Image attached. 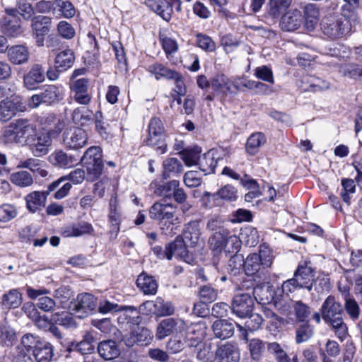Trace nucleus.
<instances>
[{
	"label": "nucleus",
	"instance_id": "nucleus-12",
	"mask_svg": "<svg viewBox=\"0 0 362 362\" xmlns=\"http://www.w3.org/2000/svg\"><path fill=\"white\" fill-rule=\"evenodd\" d=\"M88 136L86 131L79 127H72L64 133V144L69 148L78 149L87 143Z\"/></svg>",
	"mask_w": 362,
	"mask_h": 362
},
{
	"label": "nucleus",
	"instance_id": "nucleus-36",
	"mask_svg": "<svg viewBox=\"0 0 362 362\" xmlns=\"http://www.w3.org/2000/svg\"><path fill=\"white\" fill-rule=\"evenodd\" d=\"M54 5L53 16L57 18L61 17L69 18L74 17L76 14V9L69 1L54 0Z\"/></svg>",
	"mask_w": 362,
	"mask_h": 362
},
{
	"label": "nucleus",
	"instance_id": "nucleus-64",
	"mask_svg": "<svg viewBox=\"0 0 362 362\" xmlns=\"http://www.w3.org/2000/svg\"><path fill=\"white\" fill-rule=\"evenodd\" d=\"M339 71L344 76L350 78L358 79L362 77V66L356 64L341 65Z\"/></svg>",
	"mask_w": 362,
	"mask_h": 362
},
{
	"label": "nucleus",
	"instance_id": "nucleus-5",
	"mask_svg": "<svg viewBox=\"0 0 362 362\" xmlns=\"http://www.w3.org/2000/svg\"><path fill=\"white\" fill-rule=\"evenodd\" d=\"M102 157V150L98 146L90 147L84 153L81 160L86 168L88 181L93 182L102 175L103 169Z\"/></svg>",
	"mask_w": 362,
	"mask_h": 362
},
{
	"label": "nucleus",
	"instance_id": "nucleus-43",
	"mask_svg": "<svg viewBox=\"0 0 362 362\" xmlns=\"http://www.w3.org/2000/svg\"><path fill=\"white\" fill-rule=\"evenodd\" d=\"M93 232L92 225L88 222L81 221L67 227L64 233L66 236L78 237L83 234H90Z\"/></svg>",
	"mask_w": 362,
	"mask_h": 362
},
{
	"label": "nucleus",
	"instance_id": "nucleus-63",
	"mask_svg": "<svg viewBox=\"0 0 362 362\" xmlns=\"http://www.w3.org/2000/svg\"><path fill=\"white\" fill-rule=\"evenodd\" d=\"M248 346L252 359L260 360L265 349L263 341L259 339H252L249 341Z\"/></svg>",
	"mask_w": 362,
	"mask_h": 362
},
{
	"label": "nucleus",
	"instance_id": "nucleus-16",
	"mask_svg": "<svg viewBox=\"0 0 362 362\" xmlns=\"http://www.w3.org/2000/svg\"><path fill=\"white\" fill-rule=\"evenodd\" d=\"M303 23V17L298 9H291L284 13L280 21V27L282 30L293 32L298 30Z\"/></svg>",
	"mask_w": 362,
	"mask_h": 362
},
{
	"label": "nucleus",
	"instance_id": "nucleus-39",
	"mask_svg": "<svg viewBox=\"0 0 362 362\" xmlns=\"http://www.w3.org/2000/svg\"><path fill=\"white\" fill-rule=\"evenodd\" d=\"M136 285L144 294L154 295L157 292V281L152 276L145 274L138 276Z\"/></svg>",
	"mask_w": 362,
	"mask_h": 362
},
{
	"label": "nucleus",
	"instance_id": "nucleus-26",
	"mask_svg": "<svg viewBox=\"0 0 362 362\" xmlns=\"http://www.w3.org/2000/svg\"><path fill=\"white\" fill-rule=\"evenodd\" d=\"M151 332L144 327H137V330L132 332L124 337V341L127 346H132L136 343L148 344L152 339Z\"/></svg>",
	"mask_w": 362,
	"mask_h": 362
},
{
	"label": "nucleus",
	"instance_id": "nucleus-38",
	"mask_svg": "<svg viewBox=\"0 0 362 362\" xmlns=\"http://www.w3.org/2000/svg\"><path fill=\"white\" fill-rule=\"evenodd\" d=\"M199 169L202 171L204 175L214 173L217 165V160L214 158V153L211 151L199 156L197 161Z\"/></svg>",
	"mask_w": 362,
	"mask_h": 362
},
{
	"label": "nucleus",
	"instance_id": "nucleus-42",
	"mask_svg": "<svg viewBox=\"0 0 362 362\" xmlns=\"http://www.w3.org/2000/svg\"><path fill=\"white\" fill-rule=\"evenodd\" d=\"M303 22L305 26L311 31L315 28L319 17V11L313 4H307L304 8Z\"/></svg>",
	"mask_w": 362,
	"mask_h": 362
},
{
	"label": "nucleus",
	"instance_id": "nucleus-3",
	"mask_svg": "<svg viewBox=\"0 0 362 362\" xmlns=\"http://www.w3.org/2000/svg\"><path fill=\"white\" fill-rule=\"evenodd\" d=\"M315 281V273L310 267L306 264H299L295 271L293 277L285 281L281 289L283 293L289 296L299 288H305L310 291Z\"/></svg>",
	"mask_w": 362,
	"mask_h": 362
},
{
	"label": "nucleus",
	"instance_id": "nucleus-20",
	"mask_svg": "<svg viewBox=\"0 0 362 362\" xmlns=\"http://www.w3.org/2000/svg\"><path fill=\"white\" fill-rule=\"evenodd\" d=\"M52 145V139L49 133H40L34 137V141L28 144L32 153L36 157L46 155L49 151V147Z\"/></svg>",
	"mask_w": 362,
	"mask_h": 362
},
{
	"label": "nucleus",
	"instance_id": "nucleus-31",
	"mask_svg": "<svg viewBox=\"0 0 362 362\" xmlns=\"http://www.w3.org/2000/svg\"><path fill=\"white\" fill-rule=\"evenodd\" d=\"M201 235L199 223L197 221H192L185 225L182 238L189 243L191 246L197 244Z\"/></svg>",
	"mask_w": 362,
	"mask_h": 362
},
{
	"label": "nucleus",
	"instance_id": "nucleus-6",
	"mask_svg": "<svg viewBox=\"0 0 362 362\" xmlns=\"http://www.w3.org/2000/svg\"><path fill=\"white\" fill-rule=\"evenodd\" d=\"M64 177L52 182L49 185L47 191H33L28 194L24 199L26 204V209L31 213H35L45 206L48 194L58 188Z\"/></svg>",
	"mask_w": 362,
	"mask_h": 362
},
{
	"label": "nucleus",
	"instance_id": "nucleus-58",
	"mask_svg": "<svg viewBox=\"0 0 362 362\" xmlns=\"http://www.w3.org/2000/svg\"><path fill=\"white\" fill-rule=\"evenodd\" d=\"M291 0H269V13L274 18L279 17L291 5Z\"/></svg>",
	"mask_w": 362,
	"mask_h": 362
},
{
	"label": "nucleus",
	"instance_id": "nucleus-45",
	"mask_svg": "<svg viewBox=\"0 0 362 362\" xmlns=\"http://www.w3.org/2000/svg\"><path fill=\"white\" fill-rule=\"evenodd\" d=\"M325 322L331 327L335 335L341 341L348 336V327L344 322L343 316L327 320Z\"/></svg>",
	"mask_w": 362,
	"mask_h": 362
},
{
	"label": "nucleus",
	"instance_id": "nucleus-8",
	"mask_svg": "<svg viewBox=\"0 0 362 362\" xmlns=\"http://www.w3.org/2000/svg\"><path fill=\"white\" fill-rule=\"evenodd\" d=\"M96 307L95 298L90 293H85L78 295L76 300L72 303L70 309L78 317L88 315Z\"/></svg>",
	"mask_w": 362,
	"mask_h": 362
},
{
	"label": "nucleus",
	"instance_id": "nucleus-40",
	"mask_svg": "<svg viewBox=\"0 0 362 362\" xmlns=\"http://www.w3.org/2000/svg\"><path fill=\"white\" fill-rule=\"evenodd\" d=\"M49 161L54 166L66 168L72 166L76 160L62 151H56L49 155Z\"/></svg>",
	"mask_w": 362,
	"mask_h": 362
},
{
	"label": "nucleus",
	"instance_id": "nucleus-57",
	"mask_svg": "<svg viewBox=\"0 0 362 362\" xmlns=\"http://www.w3.org/2000/svg\"><path fill=\"white\" fill-rule=\"evenodd\" d=\"M156 315L158 317L171 315L175 308L170 301H165L161 297L156 298L155 300Z\"/></svg>",
	"mask_w": 362,
	"mask_h": 362
},
{
	"label": "nucleus",
	"instance_id": "nucleus-13",
	"mask_svg": "<svg viewBox=\"0 0 362 362\" xmlns=\"http://www.w3.org/2000/svg\"><path fill=\"white\" fill-rule=\"evenodd\" d=\"M88 79L82 78L74 81L71 84V93L76 103L83 105L90 103L91 95L88 91Z\"/></svg>",
	"mask_w": 362,
	"mask_h": 362
},
{
	"label": "nucleus",
	"instance_id": "nucleus-51",
	"mask_svg": "<svg viewBox=\"0 0 362 362\" xmlns=\"http://www.w3.org/2000/svg\"><path fill=\"white\" fill-rule=\"evenodd\" d=\"M14 329L7 324L0 325V346H11L16 341Z\"/></svg>",
	"mask_w": 362,
	"mask_h": 362
},
{
	"label": "nucleus",
	"instance_id": "nucleus-49",
	"mask_svg": "<svg viewBox=\"0 0 362 362\" xmlns=\"http://www.w3.org/2000/svg\"><path fill=\"white\" fill-rule=\"evenodd\" d=\"M18 167L28 168L33 173H36L41 177H46L47 172L42 168L43 162L39 159L30 158L25 160L21 161Z\"/></svg>",
	"mask_w": 362,
	"mask_h": 362
},
{
	"label": "nucleus",
	"instance_id": "nucleus-24",
	"mask_svg": "<svg viewBox=\"0 0 362 362\" xmlns=\"http://www.w3.org/2000/svg\"><path fill=\"white\" fill-rule=\"evenodd\" d=\"M228 238H229L228 230H222V231L214 232L209 237L208 243L214 255L218 256L221 254L224 247L227 245Z\"/></svg>",
	"mask_w": 362,
	"mask_h": 362
},
{
	"label": "nucleus",
	"instance_id": "nucleus-52",
	"mask_svg": "<svg viewBox=\"0 0 362 362\" xmlns=\"http://www.w3.org/2000/svg\"><path fill=\"white\" fill-rule=\"evenodd\" d=\"M217 356V349L213 350L211 343L203 344L197 354V359L201 362H214Z\"/></svg>",
	"mask_w": 362,
	"mask_h": 362
},
{
	"label": "nucleus",
	"instance_id": "nucleus-41",
	"mask_svg": "<svg viewBox=\"0 0 362 362\" xmlns=\"http://www.w3.org/2000/svg\"><path fill=\"white\" fill-rule=\"evenodd\" d=\"M212 197L214 199H217L218 197L223 200L233 201L237 198V191L235 188L230 185H225L219 189L216 193L211 194L206 192L203 197V200Z\"/></svg>",
	"mask_w": 362,
	"mask_h": 362
},
{
	"label": "nucleus",
	"instance_id": "nucleus-1",
	"mask_svg": "<svg viewBox=\"0 0 362 362\" xmlns=\"http://www.w3.org/2000/svg\"><path fill=\"white\" fill-rule=\"evenodd\" d=\"M273 255L267 246L261 245L259 253L249 255L244 262L245 273L247 276L256 275L261 278L273 262Z\"/></svg>",
	"mask_w": 362,
	"mask_h": 362
},
{
	"label": "nucleus",
	"instance_id": "nucleus-62",
	"mask_svg": "<svg viewBox=\"0 0 362 362\" xmlns=\"http://www.w3.org/2000/svg\"><path fill=\"white\" fill-rule=\"evenodd\" d=\"M50 322L54 324H57L65 328L72 327L76 326V322L73 317L67 313H55L52 315Z\"/></svg>",
	"mask_w": 362,
	"mask_h": 362
},
{
	"label": "nucleus",
	"instance_id": "nucleus-23",
	"mask_svg": "<svg viewBox=\"0 0 362 362\" xmlns=\"http://www.w3.org/2000/svg\"><path fill=\"white\" fill-rule=\"evenodd\" d=\"M217 360L218 362H239L240 352L234 344L226 343L217 348Z\"/></svg>",
	"mask_w": 362,
	"mask_h": 362
},
{
	"label": "nucleus",
	"instance_id": "nucleus-54",
	"mask_svg": "<svg viewBox=\"0 0 362 362\" xmlns=\"http://www.w3.org/2000/svg\"><path fill=\"white\" fill-rule=\"evenodd\" d=\"M201 153V148L198 146L193 148H185L179 152L181 158L187 166L197 165Z\"/></svg>",
	"mask_w": 362,
	"mask_h": 362
},
{
	"label": "nucleus",
	"instance_id": "nucleus-4",
	"mask_svg": "<svg viewBox=\"0 0 362 362\" xmlns=\"http://www.w3.org/2000/svg\"><path fill=\"white\" fill-rule=\"evenodd\" d=\"M320 25L323 35L331 40L346 37L351 31L349 21L342 17L326 16Z\"/></svg>",
	"mask_w": 362,
	"mask_h": 362
},
{
	"label": "nucleus",
	"instance_id": "nucleus-28",
	"mask_svg": "<svg viewBox=\"0 0 362 362\" xmlns=\"http://www.w3.org/2000/svg\"><path fill=\"white\" fill-rule=\"evenodd\" d=\"M183 171V165L176 158H168L163 162L162 177L166 180L179 177Z\"/></svg>",
	"mask_w": 362,
	"mask_h": 362
},
{
	"label": "nucleus",
	"instance_id": "nucleus-9",
	"mask_svg": "<svg viewBox=\"0 0 362 362\" xmlns=\"http://www.w3.org/2000/svg\"><path fill=\"white\" fill-rule=\"evenodd\" d=\"M254 305V301L249 293L236 294L233 299L231 309L234 314L240 317L249 315Z\"/></svg>",
	"mask_w": 362,
	"mask_h": 362
},
{
	"label": "nucleus",
	"instance_id": "nucleus-47",
	"mask_svg": "<svg viewBox=\"0 0 362 362\" xmlns=\"http://www.w3.org/2000/svg\"><path fill=\"white\" fill-rule=\"evenodd\" d=\"M145 142L147 146L153 148L158 153L163 154L167 151L164 134H148Z\"/></svg>",
	"mask_w": 362,
	"mask_h": 362
},
{
	"label": "nucleus",
	"instance_id": "nucleus-18",
	"mask_svg": "<svg viewBox=\"0 0 362 362\" xmlns=\"http://www.w3.org/2000/svg\"><path fill=\"white\" fill-rule=\"evenodd\" d=\"M185 322L181 319L167 318L162 320L157 327L156 337L162 339L173 332H182Z\"/></svg>",
	"mask_w": 362,
	"mask_h": 362
},
{
	"label": "nucleus",
	"instance_id": "nucleus-2",
	"mask_svg": "<svg viewBox=\"0 0 362 362\" xmlns=\"http://www.w3.org/2000/svg\"><path fill=\"white\" fill-rule=\"evenodd\" d=\"M37 127L28 119H18L11 122L5 131V136L10 140L28 145L34 141Z\"/></svg>",
	"mask_w": 362,
	"mask_h": 362
},
{
	"label": "nucleus",
	"instance_id": "nucleus-37",
	"mask_svg": "<svg viewBox=\"0 0 362 362\" xmlns=\"http://www.w3.org/2000/svg\"><path fill=\"white\" fill-rule=\"evenodd\" d=\"M23 301L22 294L18 289H11L2 296L1 305L5 309L18 308Z\"/></svg>",
	"mask_w": 362,
	"mask_h": 362
},
{
	"label": "nucleus",
	"instance_id": "nucleus-7",
	"mask_svg": "<svg viewBox=\"0 0 362 362\" xmlns=\"http://www.w3.org/2000/svg\"><path fill=\"white\" fill-rule=\"evenodd\" d=\"M206 326L204 322L186 324L182 330V337L185 346L189 348L197 347L199 345L206 335Z\"/></svg>",
	"mask_w": 362,
	"mask_h": 362
},
{
	"label": "nucleus",
	"instance_id": "nucleus-27",
	"mask_svg": "<svg viewBox=\"0 0 362 362\" xmlns=\"http://www.w3.org/2000/svg\"><path fill=\"white\" fill-rule=\"evenodd\" d=\"M7 57L12 64L19 65L28 62L30 52L24 45H14L7 49Z\"/></svg>",
	"mask_w": 362,
	"mask_h": 362
},
{
	"label": "nucleus",
	"instance_id": "nucleus-46",
	"mask_svg": "<svg viewBox=\"0 0 362 362\" xmlns=\"http://www.w3.org/2000/svg\"><path fill=\"white\" fill-rule=\"evenodd\" d=\"M108 219L111 225H120L122 209L117 197H112L109 202Z\"/></svg>",
	"mask_w": 362,
	"mask_h": 362
},
{
	"label": "nucleus",
	"instance_id": "nucleus-10",
	"mask_svg": "<svg viewBox=\"0 0 362 362\" xmlns=\"http://www.w3.org/2000/svg\"><path fill=\"white\" fill-rule=\"evenodd\" d=\"M52 19L49 16H38L32 19L31 28L37 46H43L45 36L49 32Z\"/></svg>",
	"mask_w": 362,
	"mask_h": 362
},
{
	"label": "nucleus",
	"instance_id": "nucleus-35",
	"mask_svg": "<svg viewBox=\"0 0 362 362\" xmlns=\"http://www.w3.org/2000/svg\"><path fill=\"white\" fill-rule=\"evenodd\" d=\"M37 362H50L53 358V347L48 342H38L33 350Z\"/></svg>",
	"mask_w": 362,
	"mask_h": 362
},
{
	"label": "nucleus",
	"instance_id": "nucleus-61",
	"mask_svg": "<svg viewBox=\"0 0 362 362\" xmlns=\"http://www.w3.org/2000/svg\"><path fill=\"white\" fill-rule=\"evenodd\" d=\"M245 259L243 255L235 254L228 260L227 270L233 276L240 274L243 267H244Z\"/></svg>",
	"mask_w": 362,
	"mask_h": 362
},
{
	"label": "nucleus",
	"instance_id": "nucleus-55",
	"mask_svg": "<svg viewBox=\"0 0 362 362\" xmlns=\"http://www.w3.org/2000/svg\"><path fill=\"white\" fill-rule=\"evenodd\" d=\"M94 336L90 332H86L83 339L78 342L76 347H77V351L83 355L91 354L94 351Z\"/></svg>",
	"mask_w": 362,
	"mask_h": 362
},
{
	"label": "nucleus",
	"instance_id": "nucleus-25",
	"mask_svg": "<svg viewBox=\"0 0 362 362\" xmlns=\"http://www.w3.org/2000/svg\"><path fill=\"white\" fill-rule=\"evenodd\" d=\"M146 4L165 21L171 19L173 6L167 0H146Z\"/></svg>",
	"mask_w": 362,
	"mask_h": 362
},
{
	"label": "nucleus",
	"instance_id": "nucleus-30",
	"mask_svg": "<svg viewBox=\"0 0 362 362\" xmlns=\"http://www.w3.org/2000/svg\"><path fill=\"white\" fill-rule=\"evenodd\" d=\"M98 352L105 360H112L119 355L117 343L113 340H104L98 345Z\"/></svg>",
	"mask_w": 362,
	"mask_h": 362
},
{
	"label": "nucleus",
	"instance_id": "nucleus-44",
	"mask_svg": "<svg viewBox=\"0 0 362 362\" xmlns=\"http://www.w3.org/2000/svg\"><path fill=\"white\" fill-rule=\"evenodd\" d=\"M266 138L263 133L256 132L252 134L247 140L245 149L250 155H255L262 145L265 144Z\"/></svg>",
	"mask_w": 362,
	"mask_h": 362
},
{
	"label": "nucleus",
	"instance_id": "nucleus-53",
	"mask_svg": "<svg viewBox=\"0 0 362 362\" xmlns=\"http://www.w3.org/2000/svg\"><path fill=\"white\" fill-rule=\"evenodd\" d=\"M314 334L313 327L308 322H303L296 329V342L301 344L309 340Z\"/></svg>",
	"mask_w": 362,
	"mask_h": 362
},
{
	"label": "nucleus",
	"instance_id": "nucleus-17",
	"mask_svg": "<svg viewBox=\"0 0 362 362\" xmlns=\"http://www.w3.org/2000/svg\"><path fill=\"white\" fill-rule=\"evenodd\" d=\"M99 312L103 314H106L111 312H118V311H125L126 313H135L137 315L129 317V320L128 322L139 325L141 321V317L138 315L136 311V308L134 306H126V305H119L117 303H112L109 300H101L98 305Z\"/></svg>",
	"mask_w": 362,
	"mask_h": 362
},
{
	"label": "nucleus",
	"instance_id": "nucleus-50",
	"mask_svg": "<svg viewBox=\"0 0 362 362\" xmlns=\"http://www.w3.org/2000/svg\"><path fill=\"white\" fill-rule=\"evenodd\" d=\"M37 345V344L36 337L34 335L32 334H26L23 335L21 339L22 347H18L19 354H17V357H18L19 359H24L28 356V352L30 351L33 348L35 349V346Z\"/></svg>",
	"mask_w": 362,
	"mask_h": 362
},
{
	"label": "nucleus",
	"instance_id": "nucleus-29",
	"mask_svg": "<svg viewBox=\"0 0 362 362\" xmlns=\"http://www.w3.org/2000/svg\"><path fill=\"white\" fill-rule=\"evenodd\" d=\"M21 23V20L17 17H4L0 25L4 34L15 37L23 33Z\"/></svg>",
	"mask_w": 362,
	"mask_h": 362
},
{
	"label": "nucleus",
	"instance_id": "nucleus-19",
	"mask_svg": "<svg viewBox=\"0 0 362 362\" xmlns=\"http://www.w3.org/2000/svg\"><path fill=\"white\" fill-rule=\"evenodd\" d=\"M45 80V69L41 64H35L23 77L24 86L28 90H35Z\"/></svg>",
	"mask_w": 362,
	"mask_h": 362
},
{
	"label": "nucleus",
	"instance_id": "nucleus-34",
	"mask_svg": "<svg viewBox=\"0 0 362 362\" xmlns=\"http://www.w3.org/2000/svg\"><path fill=\"white\" fill-rule=\"evenodd\" d=\"M95 114L85 106L76 107L72 112V120L78 125L86 126L93 121Z\"/></svg>",
	"mask_w": 362,
	"mask_h": 362
},
{
	"label": "nucleus",
	"instance_id": "nucleus-32",
	"mask_svg": "<svg viewBox=\"0 0 362 362\" xmlns=\"http://www.w3.org/2000/svg\"><path fill=\"white\" fill-rule=\"evenodd\" d=\"M177 185H180V182L176 180H173L162 185H158L157 182H153L151 183L150 187L154 189L153 192L157 196L170 199L176 187H177Z\"/></svg>",
	"mask_w": 362,
	"mask_h": 362
},
{
	"label": "nucleus",
	"instance_id": "nucleus-21",
	"mask_svg": "<svg viewBox=\"0 0 362 362\" xmlns=\"http://www.w3.org/2000/svg\"><path fill=\"white\" fill-rule=\"evenodd\" d=\"M176 207L173 204L155 202L149 209V216L156 221L170 220L174 217Z\"/></svg>",
	"mask_w": 362,
	"mask_h": 362
},
{
	"label": "nucleus",
	"instance_id": "nucleus-48",
	"mask_svg": "<svg viewBox=\"0 0 362 362\" xmlns=\"http://www.w3.org/2000/svg\"><path fill=\"white\" fill-rule=\"evenodd\" d=\"M10 180L13 184L20 187H30L33 184V176L25 170L13 173Z\"/></svg>",
	"mask_w": 362,
	"mask_h": 362
},
{
	"label": "nucleus",
	"instance_id": "nucleus-22",
	"mask_svg": "<svg viewBox=\"0 0 362 362\" xmlns=\"http://www.w3.org/2000/svg\"><path fill=\"white\" fill-rule=\"evenodd\" d=\"M235 325L241 327L235 322L228 320H218L212 325V331L214 336L220 339H226L234 334Z\"/></svg>",
	"mask_w": 362,
	"mask_h": 362
},
{
	"label": "nucleus",
	"instance_id": "nucleus-56",
	"mask_svg": "<svg viewBox=\"0 0 362 362\" xmlns=\"http://www.w3.org/2000/svg\"><path fill=\"white\" fill-rule=\"evenodd\" d=\"M40 94L44 103L47 105L55 103L60 97L59 88L54 85L45 86L42 92H40Z\"/></svg>",
	"mask_w": 362,
	"mask_h": 362
},
{
	"label": "nucleus",
	"instance_id": "nucleus-14",
	"mask_svg": "<svg viewBox=\"0 0 362 362\" xmlns=\"http://www.w3.org/2000/svg\"><path fill=\"white\" fill-rule=\"evenodd\" d=\"M320 311L324 322L343 316L344 314L341 303L332 295H329L322 303Z\"/></svg>",
	"mask_w": 362,
	"mask_h": 362
},
{
	"label": "nucleus",
	"instance_id": "nucleus-60",
	"mask_svg": "<svg viewBox=\"0 0 362 362\" xmlns=\"http://www.w3.org/2000/svg\"><path fill=\"white\" fill-rule=\"evenodd\" d=\"M148 71L154 74L157 80H159L160 78L170 79V78L175 76V73L176 72L158 63L148 66Z\"/></svg>",
	"mask_w": 362,
	"mask_h": 362
},
{
	"label": "nucleus",
	"instance_id": "nucleus-15",
	"mask_svg": "<svg viewBox=\"0 0 362 362\" xmlns=\"http://www.w3.org/2000/svg\"><path fill=\"white\" fill-rule=\"evenodd\" d=\"M167 254L168 260L171 259L173 256L175 255L187 263L193 261V257L189 254L185 240L180 236H177L173 242L167 245Z\"/></svg>",
	"mask_w": 362,
	"mask_h": 362
},
{
	"label": "nucleus",
	"instance_id": "nucleus-33",
	"mask_svg": "<svg viewBox=\"0 0 362 362\" xmlns=\"http://www.w3.org/2000/svg\"><path fill=\"white\" fill-rule=\"evenodd\" d=\"M75 62L74 53L71 49L60 52L55 57L54 66L59 71H66L71 68Z\"/></svg>",
	"mask_w": 362,
	"mask_h": 362
},
{
	"label": "nucleus",
	"instance_id": "nucleus-11",
	"mask_svg": "<svg viewBox=\"0 0 362 362\" xmlns=\"http://www.w3.org/2000/svg\"><path fill=\"white\" fill-rule=\"evenodd\" d=\"M25 109V105L19 98L3 100L0 102V122H7Z\"/></svg>",
	"mask_w": 362,
	"mask_h": 362
},
{
	"label": "nucleus",
	"instance_id": "nucleus-59",
	"mask_svg": "<svg viewBox=\"0 0 362 362\" xmlns=\"http://www.w3.org/2000/svg\"><path fill=\"white\" fill-rule=\"evenodd\" d=\"M293 308L297 322H305L311 312L310 308L301 300L294 302Z\"/></svg>",
	"mask_w": 362,
	"mask_h": 362
}]
</instances>
